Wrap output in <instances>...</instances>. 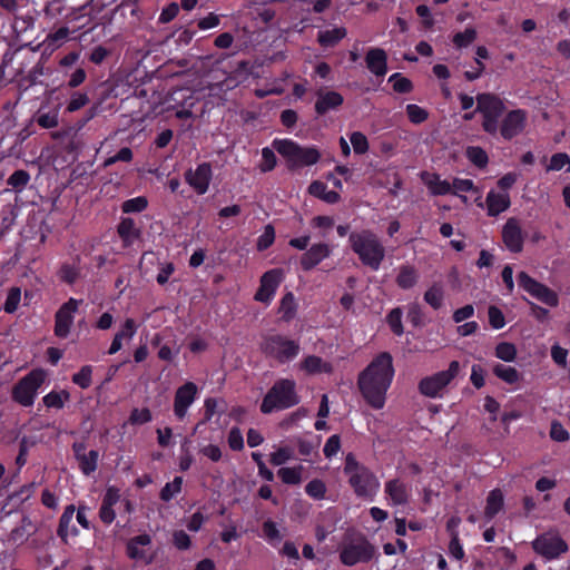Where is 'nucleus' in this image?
Returning <instances> with one entry per match:
<instances>
[{"instance_id": "cd10ccee", "label": "nucleus", "mask_w": 570, "mask_h": 570, "mask_svg": "<svg viewBox=\"0 0 570 570\" xmlns=\"http://www.w3.org/2000/svg\"><path fill=\"white\" fill-rule=\"evenodd\" d=\"M395 282L402 289L413 288L419 282V272L412 265H402L399 268Z\"/></svg>"}, {"instance_id": "dca6fc26", "label": "nucleus", "mask_w": 570, "mask_h": 570, "mask_svg": "<svg viewBox=\"0 0 570 570\" xmlns=\"http://www.w3.org/2000/svg\"><path fill=\"white\" fill-rule=\"evenodd\" d=\"M213 178V169L209 163L199 164L195 169L185 173L186 183L198 194L207 193Z\"/></svg>"}, {"instance_id": "49530a36", "label": "nucleus", "mask_w": 570, "mask_h": 570, "mask_svg": "<svg viewBox=\"0 0 570 570\" xmlns=\"http://www.w3.org/2000/svg\"><path fill=\"white\" fill-rule=\"evenodd\" d=\"M406 115L409 120L415 125L422 124L429 118V112L415 104L406 106Z\"/></svg>"}, {"instance_id": "0eeeda50", "label": "nucleus", "mask_w": 570, "mask_h": 570, "mask_svg": "<svg viewBox=\"0 0 570 570\" xmlns=\"http://www.w3.org/2000/svg\"><path fill=\"white\" fill-rule=\"evenodd\" d=\"M476 109L482 116V128L491 136L499 132V119L505 110L501 98L492 94H480L475 98Z\"/></svg>"}, {"instance_id": "6e6552de", "label": "nucleus", "mask_w": 570, "mask_h": 570, "mask_svg": "<svg viewBox=\"0 0 570 570\" xmlns=\"http://www.w3.org/2000/svg\"><path fill=\"white\" fill-rule=\"evenodd\" d=\"M460 363L452 361L448 370L423 377L419 382V391L431 399L442 397L448 385L458 376Z\"/></svg>"}, {"instance_id": "f8f14e48", "label": "nucleus", "mask_w": 570, "mask_h": 570, "mask_svg": "<svg viewBox=\"0 0 570 570\" xmlns=\"http://www.w3.org/2000/svg\"><path fill=\"white\" fill-rule=\"evenodd\" d=\"M81 301L69 298L63 303L55 315V335L59 338H66L71 331L75 314L77 313Z\"/></svg>"}, {"instance_id": "ddd939ff", "label": "nucleus", "mask_w": 570, "mask_h": 570, "mask_svg": "<svg viewBox=\"0 0 570 570\" xmlns=\"http://www.w3.org/2000/svg\"><path fill=\"white\" fill-rule=\"evenodd\" d=\"M527 121V111L522 109L511 110L504 116L501 124H499L498 134H500L503 139L511 140L524 130Z\"/></svg>"}, {"instance_id": "4c0bfd02", "label": "nucleus", "mask_w": 570, "mask_h": 570, "mask_svg": "<svg viewBox=\"0 0 570 570\" xmlns=\"http://www.w3.org/2000/svg\"><path fill=\"white\" fill-rule=\"evenodd\" d=\"M99 460V453L96 450L87 452L83 456L78 459L79 469L85 475H90L97 469Z\"/></svg>"}, {"instance_id": "c03bdc74", "label": "nucleus", "mask_w": 570, "mask_h": 570, "mask_svg": "<svg viewBox=\"0 0 570 570\" xmlns=\"http://www.w3.org/2000/svg\"><path fill=\"white\" fill-rule=\"evenodd\" d=\"M92 366L83 365L79 372L72 375V382L81 389H88L91 385Z\"/></svg>"}, {"instance_id": "c85d7f7f", "label": "nucleus", "mask_w": 570, "mask_h": 570, "mask_svg": "<svg viewBox=\"0 0 570 570\" xmlns=\"http://www.w3.org/2000/svg\"><path fill=\"white\" fill-rule=\"evenodd\" d=\"M504 497L500 489L489 492L484 508V517L487 520L493 519L503 508Z\"/></svg>"}, {"instance_id": "4468645a", "label": "nucleus", "mask_w": 570, "mask_h": 570, "mask_svg": "<svg viewBox=\"0 0 570 570\" xmlns=\"http://www.w3.org/2000/svg\"><path fill=\"white\" fill-rule=\"evenodd\" d=\"M283 278L284 273L279 268H274L264 273L261 277L259 288L257 289L254 298L257 302L269 304Z\"/></svg>"}, {"instance_id": "8fccbe9b", "label": "nucleus", "mask_w": 570, "mask_h": 570, "mask_svg": "<svg viewBox=\"0 0 570 570\" xmlns=\"http://www.w3.org/2000/svg\"><path fill=\"white\" fill-rule=\"evenodd\" d=\"M466 157L480 168L485 167L488 164V155L481 147H469L466 149Z\"/></svg>"}, {"instance_id": "39448f33", "label": "nucleus", "mask_w": 570, "mask_h": 570, "mask_svg": "<svg viewBox=\"0 0 570 570\" xmlns=\"http://www.w3.org/2000/svg\"><path fill=\"white\" fill-rule=\"evenodd\" d=\"M299 403V396L296 393V383L289 379H281L269 389L261 404V411L264 414L274 411L289 409Z\"/></svg>"}, {"instance_id": "393cba45", "label": "nucleus", "mask_w": 570, "mask_h": 570, "mask_svg": "<svg viewBox=\"0 0 570 570\" xmlns=\"http://www.w3.org/2000/svg\"><path fill=\"white\" fill-rule=\"evenodd\" d=\"M420 177L432 195H446L452 191L451 183L441 179V176L435 173L422 171Z\"/></svg>"}, {"instance_id": "a19ab883", "label": "nucleus", "mask_w": 570, "mask_h": 570, "mask_svg": "<svg viewBox=\"0 0 570 570\" xmlns=\"http://www.w3.org/2000/svg\"><path fill=\"white\" fill-rule=\"evenodd\" d=\"M75 511H76L75 505L70 504V505L66 507L63 513L60 517L58 534L62 539H66L69 535V532H70L69 525L72 522Z\"/></svg>"}, {"instance_id": "9b49d317", "label": "nucleus", "mask_w": 570, "mask_h": 570, "mask_svg": "<svg viewBox=\"0 0 570 570\" xmlns=\"http://www.w3.org/2000/svg\"><path fill=\"white\" fill-rule=\"evenodd\" d=\"M518 283L521 288H523L528 294L532 297L537 298L541 303L556 307L559 303L558 294L550 289L542 283H539L525 272H521L518 274Z\"/></svg>"}, {"instance_id": "aec40b11", "label": "nucleus", "mask_w": 570, "mask_h": 570, "mask_svg": "<svg viewBox=\"0 0 570 570\" xmlns=\"http://www.w3.org/2000/svg\"><path fill=\"white\" fill-rule=\"evenodd\" d=\"M120 490L114 485L106 489L99 509V518L105 524H111L116 519L115 505L120 501Z\"/></svg>"}, {"instance_id": "2eb2a0df", "label": "nucleus", "mask_w": 570, "mask_h": 570, "mask_svg": "<svg viewBox=\"0 0 570 570\" xmlns=\"http://www.w3.org/2000/svg\"><path fill=\"white\" fill-rule=\"evenodd\" d=\"M533 549L548 559H553L564 553L567 543L557 534L546 533L533 541Z\"/></svg>"}, {"instance_id": "4d7b16f0", "label": "nucleus", "mask_w": 570, "mask_h": 570, "mask_svg": "<svg viewBox=\"0 0 570 570\" xmlns=\"http://www.w3.org/2000/svg\"><path fill=\"white\" fill-rule=\"evenodd\" d=\"M147 205V199L142 196H138L124 202L121 208L124 213H139L146 209Z\"/></svg>"}, {"instance_id": "f704fd0d", "label": "nucleus", "mask_w": 570, "mask_h": 570, "mask_svg": "<svg viewBox=\"0 0 570 570\" xmlns=\"http://www.w3.org/2000/svg\"><path fill=\"white\" fill-rule=\"evenodd\" d=\"M297 305L294 297V294L288 292L286 293L279 304L278 313L282 315V318L286 322L291 321L296 314Z\"/></svg>"}, {"instance_id": "20e7f679", "label": "nucleus", "mask_w": 570, "mask_h": 570, "mask_svg": "<svg viewBox=\"0 0 570 570\" xmlns=\"http://www.w3.org/2000/svg\"><path fill=\"white\" fill-rule=\"evenodd\" d=\"M273 148L286 160L289 169L312 166L321 159L316 147H303L292 139H275Z\"/></svg>"}, {"instance_id": "052dcab7", "label": "nucleus", "mask_w": 570, "mask_h": 570, "mask_svg": "<svg viewBox=\"0 0 570 570\" xmlns=\"http://www.w3.org/2000/svg\"><path fill=\"white\" fill-rule=\"evenodd\" d=\"M89 102V98L86 94H82V92H73L71 95V98L67 105V108L66 110L68 112H75L79 109H81L82 107H85L87 104Z\"/></svg>"}, {"instance_id": "bf43d9fd", "label": "nucleus", "mask_w": 570, "mask_h": 570, "mask_svg": "<svg viewBox=\"0 0 570 570\" xmlns=\"http://www.w3.org/2000/svg\"><path fill=\"white\" fill-rule=\"evenodd\" d=\"M275 240V230L272 225H266L263 234L257 239V249H267Z\"/></svg>"}, {"instance_id": "79ce46f5", "label": "nucleus", "mask_w": 570, "mask_h": 570, "mask_svg": "<svg viewBox=\"0 0 570 570\" xmlns=\"http://www.w3.org/2000/svg\"><path fill=\"white\" fill-rule=\"evenodd\" d=\"M137 333V324L134 318H126L115 336L120 341H130Z\"/></svg>"}, {"instance_id": "69168bd1", "label": "nucleus", "mask_w": 570, "mask_h": 570, "mask_svg": "<svg viewBox=\"0 0 570 570\" xmlns=\"http://www.w3.org/2000/svg\"><path fill=\"white\" fill-rule=\"evenodd\" d=\"M228 445L234 451H240L244 448V439L238 428H233L227 438Z\"/></svg>"}, {"instance_id": "a211bd4d", "label": "nucleus", "mask_w": 570, "mask_h": 570, "mask_svg": "<svg viewBox=\"0 0 570 570\" xmlns=\"http://www.w3.org/2000/svg\"><path fill=\"white\" fill-rule=\"evenodd\" d=\"M384 493L392 505H405L411 499L412 489L409 483L395 478L385 482Z\"/></svg>"}, {"instance_id": "e433bc0d", "label": "nucleus", "mask_w": 570, "mask_h": 570, "mask_svg": "<svg viewBox=\"0 0 570 570\" xmlns=\"http://www.w3.org/2000/svg\"><path fill=\"white\" fill-rule=\"evenodd\" d=\"M444 298V289L441 284H433L424 293V301L434 309H439L442 306Z\"/></svg>"}, {"instance_id": "f03ea898", "label": "nucleus", "mask_w": 570, "mask_h": 570, "mask_svg": "<svg viewBox=\"0 0 570 570\" xmlns=\"http://www.w3.org/2000/svg\"><path fill=\"white\" fill-rule=\"evenodd\" d=\"M353 252L360 261L377 271L385 256V249L375 234L370 230L353 232L348 237Z\"/></svg>"}, {"instance_id": "338daca9", "label": "nucleus", "mask_w": 570, "mask_h": 570, "mask_svg": "<svg viewBox=\"0 0 570 570\" xmlns=\"http://www.w3.org/2000/svg\"><path fill=\"white\" fill-rule=\"evenodd\" d=\"M151 421V413L148 409H134L129 416L131 424H145Z\"/></svg>"}, {"instance_id": "58836bf2", "label": "nucleus", "mask_w": 570, "mask_h": 570, "mask_svg": "<svg viewBox=\"0 0 570 570\" xmlns=\"http://www.w3.org/2000/svg\"><path fill=\"white\" fill-rule=\"evenodd\" d=\"M517 347L513 343L501 342L495 346L494 355L503 362H513L517 358Z\"/></svg>"}, {"instance_id": "423d86ee", "label": "nucleus", "mask_w": 570, "mask_h": 570, "mask_svg": "<svg viewBox=\"0 0 570 570\" xmlns=\"http://www.w3.org/2000/svg\"><path fill=\"white\" fill-rule=\"evenodd\" d=\"M344 472L357 497L373 498L379 491L380 482L374 473L358 464L353 458H346Z\"/></svg>"}, {"instance_id": "de8ad7c7", "label": "nucleus", "mask_w": 570, "mask_h": 570, "mask_svg": "<svg viewBox=\"0 0 570 570\" xmlns=\"http://www.w3.org/2000/svg\"><path fill=\"white\" fill-rule=\"evenodd\" d=\"M305 491L308 497L315 500H322L325 498L326 485L322 480L314 479L306 484Z\"/></svg>"}, {"instance_id": "774afa93", "label": "nucleus", "mask_w": 570, "mask_h": 570, "mask_svg": "<svg viewBox=\"0 0 570 570\" xmlns=\"http://www.w3.org/2000/svg\"><path fill=\"white\" fill-rule=\"evenodd\" d=\"M178 12V4L176 2H171L161 10L158 20L160 23H168L177 17Z\"/></svg>"}, {"instance_id": "5fc2aeb1", "label": "nucleus", "mask_w": 570, "mask_h": 570, "mask_svg": "<svg viewBox=\"0 0 570 570\" xmlns=\"http://www.w3.org/2000/svg\"><path fill=\"white\" fill-rule=\"evenodd\" d=\"M276 164H277V160H276V156H275L274 151L268 147L263 148L262 149V161L259 164V170L262 173L271 171L275 168Z\"/></svg>"}, {"instance_id": "4be33fe9", "label": "nucleus", "mask_w": 570, "mask_h": 570, "mask_svg": "<svg viewBox=\"0 0 570 570\" xmlns=\"http://www.w3.org/2000/svg\"><path fill=\"white\" fill-rule=\"evenodd\" d=\"M151 543L149 534H139L129 540L127 544V553L129 558L140 560L146 563L151 562V557L147 553V547Z\"/></svg>"}, {"instance_id": "1a4fd4ad", "label": "nucleus", "mask_w": 570, "mask_h": 570, "mask_svg": "<svg viewBox=\"0 0 570 570\" xmlns=\"http://www.w3.org/2000/svg\"><path fill=\"white\" fill-rule=\"evenodd\" d=\"M375 549L362 534L348 537L342 546L340 559L345 566L352 567L358 562H367L374 556Z\"/></svg>"}, {"instance_id": "37998d69", "label": "nucleus", "mask_w": 570, "mask_h": 570, "mask_svg": "<svg viewBox=\"0 0 570 570\" xmlns=\"http://www.w3.org/2000/svg\"><path fill=\"white\" fill-rule=\"evenodd\" d=\"M566 169L567 173H570V157L566 153H558L552 155L549 165L547 166V170H561Z\"/></svg>"}, {"instance_id": "7ed1b4c3", "label": "nucleus", "mask_w": 570, "mask_h": 570, "mask_svg": "<svg viewBox=\"0 0 570 570\" xmlns=\"http://www.w3.org/2000/svg\"><path fill=\"white\" fill-rule=\"evenodd\" d=\"M261 351L277 364H287L294 361L301 353L298 340L287 335L273 333L264 336Z\"/></svg>"}, {"instance_id": "864d4df0", "label": "nucleus", "mask_w": 570, "mask_h": 570, "mask_svg": "<svg viewBox=\"0 0 570 570\" xmlns=\"http://www.w3.org/2000/svg\"><path fill=\"white\" fill-rule=\"evenodd\" d=\"M387 324L391 327L392 332L400 336L403 334V325H402V309L396 307L393 308L387 317H386Z\"/></svg>"}, {"instance_id": "72a5a7b5", "label": "nucleus", "mask_w": 570, "mask_h": 570, "mask_svg": "<svg viewBox=\"0 0 570 570\" xmlns=\"http://www.w3.org/2000/svg\"><path fill=\"white\" fill-rule=\"evenodd\" d=\"M118 234L127 246L131 245L139 235L131 218H124L119 223Z\"/></svg>"}, {"instance_id": "e2e57ef3", "label": "nucleus", "mask_w": 570, "mask_h": 570, "mask_svg": "<svg viewBox=\"0 0 570 570\" xmlns=\"http://www.w3.org/2000/svg\"><path fill=\"white\" fill-rule=\"evenodd\" d=\"M470 381L475 389H481L484 386L485 370L480 364L472 365Z\"/></svg>"}, {"instance_id": "7c9ffc66", "label": "nucleus", "mask_w": 570, "mask_h": 570, "mask_svg": "<svg viewBox=\"0 0 570 570\" xmlns=\"http://www.w3.org/2000/svg\"><path fill=\"white\" fill-rule=\"evenodd\" d=\"M347 35L344 27H336L333 29H326L318 32L317 40L323 47H334Z\"/></svg>"}, {"instance_id": "603ef678", "label": "nucleus", "mask_w": 570, "mask_h": 570, "mask_svg": "<svg viewBox=\"0 0 570 570\" xmlns=\"http://www.w3.org/2000/svg\"><path fill=\"white\" fill-rule=\"evenodd\" d=\"M183 479L176 476L171 482L167 483L160 491V498L164 501L171 500L181 490Z\"/></svg>"}, {"instance_id": "a878e982", "label": "nucleus", "mask_w": 570, "mask_h": 570, "mask_svg": "<svg viewBox=\"0 0 570 570\" xmlns=\"http://www.w3.org/2000/svg\"><path fill=\"white\" fill-rule=\"evenodd\" d=\"M298 367L307 375L332 372L331 363L324 361L322 357L316 355L305 356L298 364Z\"/></svg>"}, {"instance_id": "bb28decb", "label": "nucleus", "mask_w": 570, "mask_h": 570, "mask_svg": "<svg viewBox=\"0 0 570 570\" xmlns=\"http://www.w3.org/2000/svg\"><path fill=\"white\" fill-rule=\"evenodd\" d=\"M343 104V97L336 91H320L315 104V110L318 115H324L330 109L337 108Z\"/></svg>"}, {"instance_id": "09e8293b", "label": "nucleus", "mask_w": 570, "mask_h": 570, "mask_svg": "<svg viewBox=\"0 0 570 570\" xmlns=\"http://www.w3.org/2000/svg\"><path fill=\"white\" fill-rule=\"evenodd\" d=\"M30 180V175L26 170H16L11 176L8 178L7 183L9 186H11L13 189L20 191L22 190L27 184Z\"/></svg>"}, {"instance_id": "13d9d810", "label": "nucleus", "mask_w": 570, "mask_h": 570, "mask_svg": "<svg viewBox=\"0 0 570 570\" xmlns=\"http://www.w3.org/2000/svg\"><path fill=\"white\" fill-rule=\"evenodd\" d=\"M21 299V291L19 287H12L9 289L6 302H4V311L7 313H13L17 311L19 303Z\"/></svg>"}, {"instance_id": "9d476101", "label": "nucleus", "mask_w": 570, "mask_h": 570, "mask_svg": "<svg viewBox=\"0 0 570 570\" xmlns=\"http://www.w3.org/2000/svg\"><path fill=\"white\" fill-rule=\"evenodd\" d=\"M46 377L47 373L43 370H32L14 385L12 390L13 401L22 406H31Z\"/></svg>"}, {"instance_id": "0e129e2a", "label": "nucleus", "mask_w": 570, "mask_h": 570, "mask_svg": "<svg viewBox=\"0 0 570 570\" xmlns=\"http://www.w3.org/2000/svg\"><path fill=\"white\" fill-rule=\"evenodd\" d=\"M173 543L178 550H187L191 546L190 537L183 530L173 533Z\"/></svg>"}, {"instance_id": "a18cd8bd", "label": "nucleus", "mask_w": 570, "mask_h": 570, "mask_svg": "<svg viewBox=\"0 0 570 570\" xmlns=\"http://www.w3.org/2000/svg\"><path fill=\"white\" fill-rule=\"evenodd\" d=\"M476 39V31L473 28H466L462 32H458L453 36V43L456 48H465L470 46Z\"/></svg>"}, {"instance_id": "412c9836", "label": "nucleus", "mask_w": 570, "mask_h": 570, "mask_svg": "<svg viewBox=\"0 0 570 570\" xmlns=\"http://www.w3.org/2000/svg\"><path fill=\"white\" fill-rule=\"evenodd\" d=\"M331 247L325 243L311 246L301 257V265L304 271H309L331 255Z\"/></svg>"}, {"instance_id": "6ab92c4d", "label": "nucleus", "mask_w": 570, "mask_h": 570, "mask_svg": "<svg viewBox=\"0 0 570 570\" xmlns=\"http://www.w3.org/2000/svg\"><path fill=\"white\" fill-rule=\"evenodd\" d=\"M502 240L512 253H519L523 247V234L519 220L509 218L502 228Z\"/></svg>"}, {"instance_id": "5701e85b", "label": "nucleus", "mask_w": 570, "mask_h": 570, "mask_svg": "<svg viewBox=\"0 0 570 570\" xmlns=\"http://www.w3.org/2000/svg\"><path fill=\"white\" fill-rule=\"evenodd\" d=\"M368 70L377 76L384 77L387 72V55L381 48H371L365 56Z\"/></svg>"}, {"instance_id": "b1692460", "label": "nucleus", "mask_w": 570, "mask_h": 570, "mask_svg": "<svg viewBox=\"0 0 570 570\" xmlns=\"http://www.w3.org/2000/svg\"><path fill=\"white\" fill-rule=\"evenodd\" d=\"M511 200L508 191L490 190L485 198L487 213L494 217L510 207Z\"/></svg>"}, {"instance_id": "2f4dec72", "label": "nucleus", "mask_w": 570, "mask_h": 570, "mask_svg": "<svg viewBox=\"0 0 570 570\" xmlns=\"http://www.w3.org/2000/svg\"><path fill=\"white\" fill-rule=\"evenodd\" d=\"M493 374L507 384H515L521 380L519 371L509 365L497 363L492 367Z\"/></svg>"}, {"instance_id": "680f3d73", "label": "nucleus", "mask_w": 570, "mask_h": 570, "mask_svg": "<svg viewBox=\"0 0 570 570\" xmlns=\"http://www.w3.org/2000/svg\"><path fill=\"white\" fill-rule=\"evenodd\" d=\"M293 458V450L289 448H279L271 454L273 465H282Z\"/></svg>"}, {"instance_id": "f3484780", "label": "nucleus", "mask_w": 570, "mask_h": 570, "mask_svg": "<svg viewBox=\"0 0 570 570\" xmlns=\"http://www.w3.org/2000/svg\"><path fill=\"white\" fill-rule=\"evenodd\" d=\"M197 385L193 382H187L177 389L174 397V413L179 420L186 416L188 407L197 397Z\"/></svg>"}, {"instance_id": "473e14b6", "label": "nucleus", "mask_w": 570, "mask_h": 570, "mask_svg": "<svg viewBox=\"0 0 570 570\" xmlns=\"http://www.w3.org/2000/svg\"><path fill=\"white\" fill-rule=\"evenodd\" d=\"M303 465L281 468L277 472L278 478L285 484H299L303 479Z\"/></svg>"}, {"instance_id": "c9c22d12", "label": "nucleus", "mask_w": 570, "mask_h": 570, "mask_svg": "<svg viewBox=\"0 0 570 570\" xmlns=\"http://www.w3.org/2000/svg\"><path fill=\"white\" fill-rule=\"evenodd\" d=\"M70 394L66 390L61 391H51L47 395L43 396L42 402L47 407L51 409H62L65 403L69 401Z\"/></svg>"}, {"instance_id": "3c124183", "label": "nucleus", "mask_w": 570, "mask_h": 570, "mask_svg": "<svg viewBox=\"0 0 570 570\" xmlns=\"http://www.w3.org/2000/svg\"><path fill=\"white\" fill-rule=\"evenodd\" d=\"M350 140L355 154L363 155L367 153L368 140L364 134H362L361 131H354L351 134Z\"/></svg>"}, {"instance_id": "6e6d98bb", "label": "nucleus", "mask_w": 570, "mask_h": 570, "mask_svg": "<svg viewBox=\"0 0 570 570\" xmlns=\"http://www.w3.org/2000/svg\"><path fill=\"white\" fill-rule=\"evenodd\" d=\"M389 81L392 82L393 89L396 92L405 94L410 92L413 88L412 82L406 77L401 76L400 73H393Z\"/></svg>"}, {"instance_id": "c756f323", "label": "nucleus", "mask_w": 570, "mask_h": 570, "mask_svg": "<svg viewBox=\"0 0 570 570\" xmlns=\"http://www.w3.org/2000/svg\"><path fill=\"white\" fill-rule=\"evenodd\" d=\"M308 193L327 204H336L341 198L337 191L327 189V186L320 180H315L309 185Z\"/></svg>"}, {"instance_id": "ea45409f", "label": "nucleus", "mask_w": 570, "mask_h": 570, "mask_svg": "<svg viewBox=\"0 0 570 570\" xmlns=\"http://www.w3.org/2000/svg\"><path fill=\"white\" fill-rule=\"evenodd\" d=\"M452 185V194L459 195L460 198L463 200V203L468 202V198L465 196L460 195L461 193H468V191H478V188H475L473 181L471 179H463V178H454Z\"/></svg>"}, {"instance_id": "f257e3e1", "label": "nucleus", "mask_w": 570, "mask_h": 570, "mask_svg": "<svg viewBox=\"0 0 570 570\" xmlns=\"http://www.w3.org/2000/svg\"><path fill=\"white\" fill-rule=\"evenodd\" d=\"M394 377L392 356L379 354L358 375L357 385L365 401L376 410L385 405L386 392Z\"/></svg>"}]
</instances>
